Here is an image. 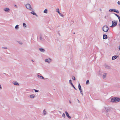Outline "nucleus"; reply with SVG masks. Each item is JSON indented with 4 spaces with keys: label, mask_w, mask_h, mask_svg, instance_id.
Wrapping results in <instances>:
<instances>
[{
    "label": "nucleus",
    "mask_w": 120,
    "mask_h": 120,
    "mask_svg": "<svg viewBox=\"0 0 120 120\" xmlns=\"http://www.w3.org/2000/svg\"><path fill=\"white\" fill-rule=\"evenodd\" d=\"M43 12L45 13H47V10L46 9H45V10Z\"/></svg>",
    "instance_id": "obj_24"
},
{
    "label": "nucleus",
    "mask_w": 120,
    "mask_h": 120,
    "mask_svg": "<svg viewBox=\"0 0 120 120\" xmlns=\"http://www.w3.org/2000/svg\"><path fill=\"white\" fill-rule=\"evenodd\" d=\"M41 75V74L39 73L37 74V76L38 78H40L42 79H45L43 76H42L40 75Z\"/></svg>",
    "instance_id": "obj_8"
},
{
    "label": "nucleus",
    "mask_w": 120,
    "mask_h": 120,
    "mask_svg": "<svg viewBox=\"0 0 120 120\" xmlns=\"http://www.w3.org/2000/svg\"><path fill=\"white\" fill-rule=\"evenodd\" d=\"M118 18L119 19V22H120V17H119Z\"/></svg>",
    "instance_id": "obj_37"
},
{
    "label": "nucleus",
    "mask_w": 120,
    "mask_h": 120,
    "mask_svg": "<svg viewBox=\"0 0 120 120\" xmlns=\"http://www.w3.org/2000/svg\"><path fill=\"white\" fill-rule=\"evenodd\" d=\"M40 39L41 41H44V39L43 37L41 35H40Z\"/></svg>",
    "instance_id": "obj_14"
},
{
    "label": "nucleus",
    "mask_w": 120,
    "mask_h": 120,
    "mask_svg": "<svg viewBox=\"0 0 120 120\" xmlns=\"http://www.w3.org/2000/svg\"><path fill=\"white\" fill-rule=\"evenodd\" d=\"M39 50L41 52H44L45 51V50L43 48H40Z\"/></svg>",
    "instance_id": "obj_11"
},
{
    "label": "nucleus",
    "mask_w": 120,
    "mask_h": 120,
    "mask_svg": "<svg viewBox=\"0 0 120 120\" xmlns=\"http://www.w3.org/2000/svg\"><path fill=\"white\" fill-rule=\"evenodd\" d=\"M62 116L63 117H64V118L65 117V114L64 113H63V114H62Z\"/></svg>",
    "instance_id": "obj_33"
},
{
    "label": "nucleus",
    "mask_w": 120,
    "mask_h": 120,
    "mask_svg": "<svg viewBox=\"0 0 120 120\" xmlns=\"http://www.w3.org/2000/svg\"><path fill=\"white\" fill-rule=\"evenodd\" d=\"M118 18L119 19V22H120V17H119Z\"/></svg>",
    "instance_id": "obj_38"
},
{
    "label": "nucleus",
    "mask_w": 120,
    "mask_h": 120,
    "mask_svg": "<svg viewBox=\"0 0 120 120\" xmlns=\"http://www.w3.org/2000/svg\"><path fill=\"white\" fill-rule=\"evenodd\" d=\"M32 61L33 62H34V61H33V60H32Z\"/></svg>",
    "instance_id": "obj_50"
},
{
    "label": "nucleus",
    "mask_w": 120,
    "mask_h": 120,
    "mask_svg": "<svg viewBox=\"0 0 120 120\" xmlns=\"http://www.w3.org/2000/svg\"><path fill=\"white\" fill-rule=\"evenodd\" d=\"M104 18H105V19H106V16H105L104 17Z\"/></svg>",
    "instance_id": "obj_46"
},
{
    "label": "nucleus",
    "mask_w": 120,
    "mask_h": 120,
    "mask_svg": "<svg viewBox=\"0 0 120 120\" xmlns=\"http://www.w3.org/2000/svg\"><path fill=\"white\" fill-rule=\"evenodd\" d=\"M59 15H60L62 17H63L64 16V15L62 14L61 13H59Z\"/></svg>",
    "instance_id": "obj_30"
},
{
    "label": "nucleus",
    "mask_w": 120,
    "mask_h": 120,
    "mask_svg": "<svg viewBox=\"0 0 120 120\" xmlns=\"http://www.w3.org/2000/svg\"><path fill=\"white\" fill-rule=\"evenodd\" d=\"M9 9L7 8H5L4 9V10L6 12H9Z\"/></svg>",
    "instance_id": "obj_10"
},
{
    "label": "nucleus",
    "mask_w": 120,
    "mask_h": 120,
    "mask_svg": "<svg viewBox=\"0 0 120 120\" xmlns=\"http://www.w3.org/2000/svg\"><path fill=\"white\" fill-rule=\"evenodd\" d=\"M45 79H46L47 80L48 79V78H46Z\"/></svg>",
    "instance_id": "obj_44"
},
{
    "label": "nucleus",
    "mask_w": 120,
    "mask_h": 120,
    "mask_svg": "<svg viewBox=\"0 0 120 120\" xmlns=\"http://www.w3.org/2000/svg\"><path fill=\"white\" fill-rule=\"evenodd\" d=\"M69 103H71V101H69Z\"/></svg>",
    "instance_id": "obj_47"
},
{
    "label": "nucleus",
    "mask_w": 120,
    "mask_h": 120,
    "mask_svg": "<svg viewBox=\"0 0 120 120\" xmlns=\"http://www.w3.org/2000/svg\"><path fill=\"white\" fill-rule=\"evenodd\" d=\"M26 8L30 10H33V9L32 8L31 5L29 4H27L25 5Z\"/></svg>",
    "instance_id": "obj_5"
},
{
    "label": "nucleus",
    "mask_w": 120,
    "mask_h": 120,
    "mask_svg": "<svg viewBox=\"0 0 120 120\" xmlns=\"http://www.w3.org/2000/svg\"><path fill=\"white\" fill-rule=\"evenodd\" d=\"M19 25H17L15 27V28L16 29H18L19 28Z\"/></svg>",
    "instance_id": "obj_22"
},
{
    "label": "nucleus",
    "mask_w": 120,
    "mask_h": 120,
    "mask_svg": "<svg viewBox=\"0 0 120 120\" xmlns=\"http://www.w3.org/2000/svg\"><path fill=\"white\" fill-rule=\"evenodd\" d=\"M30 13L32 14L33 15H35L36 16H37V15L34 11H32L30 12Z\"/></svg>",
    "instance_id": "obj_19"
},
{
    "label": "nucleus",
    "mask_w": 120,
    "mask_h": 120,
    "mask_svg": "<svg viewBox=\"0 0 120 120\" xmlns=\"http://www.w3.org/2000/svg\"><path fill=\"white\" fill-rule=\"evenodd\" d=\"M12 83L15 85H19V84L18 82L16 81H13L12 82Z\"/></svg>",
    "instance_id": "obj_13"
},
{
    "label": "nucleus",
    "mask_w": 120,
    "mask_h": 120,
    "mask_svg": "<svg viewBox=\"0 0 120 120\" xmlns=\"http://www.w3.org/2000/svg\"><path fill=\"white\" fill-rule=\"evenodd\" d=\"M119 26L120 27V22L119 23Z\"/></svg>",
    "instance_id": "obj_45"
},
{
    "label": "nucleus",
    "mask_w": 120,
    "mask_h": 120,
    "mask_svg": "<svg viewBox=\"0 0 120 120\" xmlns=\"http://www.w3.org/2000/svg\"><path fill=\"white\" fill-rule=\"evenodd\" d=\"M89 80H86V84H88L89 83Z\"/></svg>",
    "instance_id": "obj_27"
},
{
    "label": "nucleus",
    "mask_w": 120,
    "mask_h": 120,
    "mask_svg": "<svg viewBox=\"0 0 120 120\" xmlns=\"http://www.w3.org/2000/svg\"><path fill=\"white\" fill-rule=\"evenodd\" d=\"M2 89V88L1 85L0 84V90L1 89Z\"/></svg>",
    "instance_id": "obj_41"
},
{
    "label": "nucleus",
    "mask_w": 120,
    "mask_h": 120,
    "mask_svg": "<svg viewBox=\"0 0 120 120\" xmlns=\"http://www.w3.org/2000/svg\"><path fill=\"white\" fill-rule=\"evenodd\" d=\"M118 56L115 55L112 56V60H113L116 59L118 57Z\"/></svg>",
    "instance_id": "obj_12"
},
{
    "label": "nucleus",
    "mask_w": 120,
    "mask_h": 120,
    "mask_svg": "<svg viewBox=\"0 0 120 120\" xmlns=\"http://www.w3.org/2000/svg\"><path fill=\"white\" fill-rule=\"evenodd\" d=\"M78 87L80 91V90H82L81 89V86L80 85V83H79Z\"/></svg>",
    "instance_id": "obj_20"
},
{
    "label": "nucleus",
    "mask_w": 120,
    "mask_h": 120,
    "mask_svg": "<svg viewBox=\"0 0 120 120\" xmlns=\"http://www.w3.org/2000/svg\"><path fill=\"white\" fill-rule=\"evenodd\" d=\"M2 49H8V48L6 47H2Z\"/></svg>",
    "instance_id": "obj_32"
},
{
    "label": "nucleus",
    "mask_w": 120,
    "mask_h": 120,
    "mask_svg": "<svg viewBox=\"0 0 120 120\" xmlns=\"http://www.w3.org/2000/svg\"><path fill=\"white\" fill-rule=\"evenodd\" d=\"M102 30L103 31L107 32L109 30V28L107 26H104L103 27Z\"/></svg>",
    "instance_id": "obj_4"
},
{
    "label": "nucleus",
    "mask_w": 120,
    "mask_h": 120,
    "mask_svg": "<svg viewBox=\"0 0 120 120\" xmlns=\"http://www.w3.org/2000/svg\"><path fill=\"white\" fill-rule=\"evenodd\" d=\"M14 6H15V8H18V6H17V5H15Z\"/></svg>",
    "instance_id": "obj_40"
},
{
    "label": "nucleus",
    "mask_w": 120,
    "mask_h": 120,
    "mask_svg": "<svg viewBox=\"0 0 120 120\" xmlns=\"http://www.w3.org/2000/svg\"><path fill=\"white\" fill-rule=\"evenodd\" d=\"M119 49L120 50V45L119 46Z\"/></svg>",
    "instance_id": "obj_43"
},
{
    "label": "nucleus",
    "mask_w": 120,
    "mask_h": 120,
    "mask_svg": "<svg viewBox=\"0 0 120 120\" xmlns=\"http://www.w3.org/2000/svg\"><path fill=\"white\" fill-rule=\"evenodd\" d=\"M56 11L58 12L59 14L60 13V12L59 11V9H57L56 10Z\"/></svg>",
    "instance_id": "obj_28"
},
{
    "label": "nucleus",
    "mask_w": 120,
    "mask_h": 120,
    "mask_svg": "<svg viewBox=\"0 0 120 120\" xmlns=\"http://www.w3.org/2000/svg\"><path fill=\"white\" fill-rule=\"evenodd\" d=\"M29 97L31 98H34L35 97V95L34 94L30 95L29 96Z\"/></svg>",
    "instance_id": "obj_16"
},
{
    "label": "nucleus",
    "mask_w": 120,
    "mask_h": 120,
    "mask_svg": "<svg viewBox=\"0 0 120 120\" xmlns=\"http://www.w3.org/2000/svg\"><path fill=\"white\" fill-rule=\"evenodd\" d=\"M107 73H105L103 76V77L104 79H105L106 78Z\"/></svg>",
    "instance_id": "obj_18"
},
{
    "label": "nucleus",
    "mask_w": 120,
    "mask_h": 120,
    "mask_svg": "<svg viewBox=\"0 0 120 120\" xmlns=\"http://www.w3.org/2000/svg\"><path fill=\"white\" fill-rule=\"evenodd\" d=\"M65 112L67 116L70 119L71 118V117L69 115L67 111H65Z\"/></svg>",
    "instance_id": "obj_15"
},
{
    "label": "nucleus",
    "mask_w": 120,
    "mask_h": 120,
    "mask_svg": "<svg viewBox=\"0 0 120 120\" xmlns=\"http://www.w3.org/2000/svg\"><path fill=\"white\" fill-rule=\"evenodd\" d=\"M34 90L35 91V92H39V90H38L34 89Z\"/></svg>",
    "instance_id": "obj_29"
},
{
    "label": "nucleus",
    "mask_w": 120,
    "mask_h": 120,
    "mask_svg": "<svg viewBox=\"0 0 120 120\" xmlns=\"http://www.w3.org/2000/svg\"><path fill=\"white\" fill-rule=\"evenodd\" d=\"M80 93L82 95V96H83V93L82 92V90H80Z\"/></svg>",
    "instance_id": "obj_34"
},
{
    "label": "nucleus",
    "mask_w": 120,
    "mask_h": 120,
    "mask_svg": "<svg viewBox=\"0 0 120 120\" xmlns=\"http://www.w3.org/2000/svg\"><path fill=\"white\" fill-rule=\"evenodd\" d=\"M111 109V108L109 107H104V108L103 110H106V115L107 116H110L111 115V112L110 111Z\"/></svg>",
    "instance_id": "obj_1"
},
{
    "label": "nucleus",
    "mask_w": 120,
    "mask_h": 120,
    "mask_svg": "<svg viewBox=\"0 0 120 120\" xmlns=\"http://www.w3.org/2000/svg\"><path fill=\"white\" fill-rule=\"evenodd\" d=\"M43 114L44 115H46V112L45 109L43 111Z\"/></svg>",
    "instance_id": "obj_23"
},
{
    "label": "nucleus",
    "mask_w": 120,
    "mask_h": 120,
    "mask_svg": "<svg viewBox=\"0 0 120 120\" xmlns=\"http://www.w3.org/2000/svg\"><path fill=\"white\" fill-rule=\"evenodd\" d=\"M69 82L70 84L71 85L73 84L71 80L70 79L69 80Z\"/></svg>",
    "instance_id": "obj_25"
},
{
    "label": "nucleus",
    "mask_w": 120,
    "mask_h": 120,
    "mask_svg": "<svg viewBox=\"0 0 120 120\" xmlns=\"http://www.w3.org/2000/svg\"><path fill=\"white\" fill-rule=\"evenodd\" d=\"M72 79L74 80H75V78L74 76H73L72 77Z\"/></svg>",
    "instance_id": "obj_35"
},
{
    "label": "nucleus",
    "mask_w": 120,
    "mask_h": 120,
    "mask_svg": "<svg viewBox=\"0 0 120 120\" xmlns=\"http://www.w3.org/2000/svg\"><path fill=\"white\" fill-rule=\"evenodd\" d=\"M117 21H112V25L110 27H115L117 25Z\"/></svg>",
    "instance_id": "obj_3"
},
{
    "label": "nucleus",
    "mask_w": 120,
    "mask_h": 120,
    "mask_svg": "<svg viewBox=\"0 0 120 120\" xmlns=\"http://www.w3.org/2000/svg\"><path fill=\"white\" fill-rule=\"evenodd\" d=\"M120 101V98H113L111 99L110 102L112 103H117Z\"/></svg>",
    "instance_id": "obj_2"
},
{
    "label": "nucleus",
    "mask_w": 120,
    "mask_h": 120,
    "mask_svg": "<svg viewBox=\"0 0 120 120\" xmlns=\"http://www.w3.org/2000/svg\"><path fill=\"white\" fill-rule=\"evenodd\" d=\"M117 4L118 5H120V2L119 1H118Z\"/></svg>",
    "instance_id": "obj_36"
},
{
    "label": "nucleus",
    "mask_w": 120,
    "mask_h": 120,
    "mask_svg": "<svg viewBox=\"0 0 120 120\" xmlns=\"http://www.w3.org/2000/svg\"><path fill=\"white\" fill-rule=\"evenodd\" d=\"M107 38V36L106 34H104L103 35V39H106Z\"/></svg>",
    "instance_id": "obj_17"
},
{
    "label": "nucleus",
    "mask_w": 120,
    "mask_h": 120,
    "mask_svg": "<svg viewBox=\"0 0 120 120\" xmlns=\"http://www.w3.org/2000/svg\"><path fill=\"white\" fill-rule=\"evenodd\" d=\"M18 43L20 44V45H22V42L21 41H18Z\"/></svg>",
    "instance_id": "obj_31"
},
{
    "label": "nucleus",
    "mask_w": 120,
    "mask_h": 120,
    "mask_svg": "<svg viewBox=\"0 0 120 120\" xmlns=\"http://www.w3.org/2000/svg\"><path fill=\"white\" fill-rule=\"evenodd\" d=\"M109 12L113 11L114 12H116L118 13H119V11L118 10H116L115 9H110L109 10Z\"/></svg>",
    "instance_id": "obj_7"
},
{
    "label": "nucleus",
    "mask_w": 120,
    "mask_h": 120,
    "mask_svg": "<svg viewBox=\"0 0 120 120\" xmlns=\"http://www.w3.org/2000/svg\"><path fill=\"white\" fill-rule=\"evenodd\" d=\"M113 14H114L118 18L120 17L117 14H116L115 13H113Z\"/></svg>",
    "instance_id": "obj_26"
},
{
    "label": "nucleus",
    "mask_w": 120,
    "mask_h": 120,
    "mask_svg": "<svg viewBox=\"0 0 120 120\" xmlns=\"http://www.w3.org/2000/svg\"><path fill=\"white\" fill-rule=\"evenodd\" d=\"M52 61V59L49 58L46 59L45 60V62L48 63L49 64H50Z\"/></svg>",
    "instance_id": "obj_6"
},
{
    "label": "nucleus",
    "mask_w": 120,
    "mask_h": 120,
    "mask_svg": "<svg viewBox=\"0 0 120 120\" xmlns=\"http://www.w3.org/2000/svg\"><path fill=\"white\" fill-rule=\"evenodd\" d=\"M23 27L24 28H26L27 27V26L26 24L24 23H23Z\"/></svg>",
    "instance_id": "obj_21"
},
{
    "label": "nucleus",
    "mask_w": 120,
    "mask_h": 120,
    "mask_svg": "<svg viewBox=\"0 0 120 120\" xmlns=\"http://www.w3.org/2000/svg\"><path fill=\"white\" fill-rule=\"evenodd\" d=\"M73 34H75V32H74V33H73Z\"/></svg>",
    "instance_id": "obj_49"
},
{
    "label": "nucleus",
    "mask_w": 120,
    "mask_h": 120,
    "mask_svg": "<svg viewBox=\"0 0 120 120\" xmlns=\"http://www.w3.org/2000/svg\"><path fill=\"white\" fill-rule=\"evenodd\" d=\"M71 85L74 88H75V87L74 85H73V84Z\"/></svg>",
    "instance_id": "obj_39"
},
{
    "label": "nucleus",
    "mask_w": 120,
    "mask_h": 120,
    "mask_svg": "<svg viewBox=\"0 0 120 120\" xmlns=\"http://www.w3.org/2000/svg\"><path fill=\"white\" fill-rule=\"evenodd\" d=\"M75 90H76V89L75 87V88H74Z\"/></svg>",
    "instance_id": "obj_48"
},
{
    "label": "nucleus",
    "mask_w": 120,
    "mask_h": 120,
    "mask_svg": "<svg viewBox=\"0 0 120 120\" xmlns=\"http://www.w3.org/2000/svg\"><path fill=\"white\" fill-rule=\"evenodd\" d=\"M59 34L60 35V34Z\"/></svg>",
    "instance_id": "obj_52"
},
{
    "label": "nucleus",
    "mask_w": 120,
    "mask_h": 120,
    "mask_svg": "<svg viewBox=\"0 0 120 120\" xmlns=\"http://www.w3.org/2000/svg\"><path fill=\"white\" fill-rule=\"evenodd\" d=\"M102 111H103V112H104V111H103V110Z\"/></svg>",
    "instance_id": "obj_51"
},
{
    "label": "nucleus",
    "mask_w": 120,
    "mask_h": 120,
    "mask_svg": "<svg viewBox=\"0 0 120 120\" xmlns=\"http://www.w3.org/2000/svg\"><path fill=\"white\" fill-rule=\"evenodd\" d=\"M104 67L106 69H110L111 68L110 66L106 64H105Z\"/></svg>",
    "instance_id": "obj_9"
},
{
    "label": "nucleus",
    "mask_w": 120,
    "mask_h": 120,
    "mask_svg": "<svg viewBox=\"0 0 120 120\" xmlns=\"http://www.w3.org/2000/svg\"><path fill=\"white\" fill-rule=\"evenodd\" d=\"M77 101H78V102L79 103L80 101H79V100L77 99Z\"/></svg>",
    "instance_id": "obj_42"
}]
</instances>
